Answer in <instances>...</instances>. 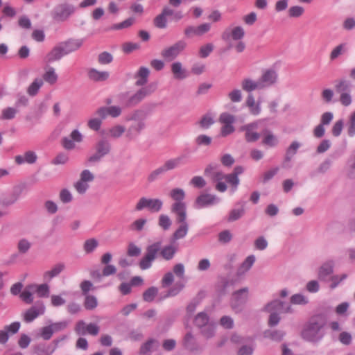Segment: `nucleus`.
<instances>
[{
	"instance_id": "nucleus-5",
	"label": "nucleus",
	"mask_w": 355,
	"mask_h": 355,
	"mask_svg": "<svg viewBox=\"0 0 355 355\" xmlns=\"http://www.w3.org/2000/svg\"><path fill=\"white\" fill-rule=\"evenodd\" d=\"M217 164H210L205 169V175L209 177L213 182H216L215 189L219 192H225L227 190L226 184L223 182L225 180L227 174H225L219 168Z\"/></svg>"
},
{
	"instance_id": "nucleus-57",
	"label": "nucleus",
	"mask_w": 355,
	"mask_h": 355,
	"mask_svg": "<svg viewBox=\"0 0 355 355\" xmlns=\"http://www.w3.org/2000/svg\"><path fill=\"white\" fill-rule=\"evenodd\" d=\"M98 242L95 239H89L85 241L83 249L86 253H91L98 247Z\"/></svg>"
},
{
	"instance_id": "nucleus-44",
	"label": "nucleus",
	"mask_w": 355,
	"mask_h": 355,
	"mask_svg": "<svg viewBox=\"0 0 355 355\" xmlns=\"http://www.w3.org/2000/svg\"><path fill=\"white\" fill-rule=\"evenodd\" d=\"M177 250L178 249L175 246L173 245H168L164 246L163 248H161L159 251L163 259L168 261L174 257Z\"/></svg>"
},
{
	"instance_id": "nucleus-64",
	"label": "nucleus",
	"mask_w": 355,
	"mask_h": 355,
	"mask_svg": "<svg viewBox=\"0 0 355 355\" xmlns=\"http://www.w3.org/2000/svg\"><path fill=\"white\" fill-rule=\"evenodd\" d=\"M113 57L111 53L104 51L98 55V61L101 64H107L112 62Z\"/></svg>"
},
{
	"instance_id": "nucleus-22",
	"label": "nucleus",
	"mask_w": 355,
	"mask_h": 355,
	"mask_svg": "<svg viewBox=\"0 0 355 355\" xmlns=\"http://www.w3.org/2000/svg\"><path fill=\"white\" fill-rule=\"evenodd\" d=\"M146 128L145 121H139L137 122H133L128 128L126 131V137L129 139H134L137 138Z\"/></svg>"
},
{
	"instance_id": "nucleus-36",
	"label": "nucleus",
	"mask_w": 355,
	"mask_h": 355,
	"mask_svg": "<svg viewBox=\"0 0 355 355\" xmlns=\"http://www.w3.org/2000/svg\"><path fill=\"white\" fill-rule=\"evenodd\" d=\"M109 76V72L98 71L94 68L90 69L88 71L89 78L96 82L105 81Z\"/></svg>"
},
{
	"instance_id": "nucleus-51",
	"label": "nucleus",
	"mask_w": 355,
	"mask_h": 355,
	"mask_svg": "<svg viewBox=\"0 0 355 355\" xmlns=\"http://www.w3.org/2000/svg\"><path fill=\"white\" fill-rule=\"evenodd\" d=\"M67 295L66 292H62L59 295H51V304L53 307H59L63 306L66 303V300L64 299V296Z\"/></svg>"
},
{
	"instance_id": "nucleus-12",
	"label": "nucleus",
	"mask_w": 355,
	"mask_h": 355,
	"mask_svg": "<svg viewBox=\"0 0 355 355\" xmlns=\"http://www.w3.org/2000/svg\"><path fill=\"white\" fill-rule=\"evenodd\" d=\"M175 215L176 223L180 224V226L173 234V240L176 241L182 239L187 236L189 231V224L187 221V213H184V215H182V214H177Z\"/></svg>"
},
{
	"instance_id": "nucleus-49",
	"label": "nucleus",
	"mask_w": 355,
	"mask_h": 355,
	"mask_svg": "<svg viewBox=\"0 0 355 355\" xmlns=\"http://www.w3.org/2000/svg\"><path fill=\"white\" fill-rule=\"evenodd\" d=\"M44 81L42 78H35L27 89V93L32 96H35L39 89L43 85Z\"/></svg>"
},
{
	"instance_id": "nucleus-28",
	"label": "nucleus",
	"mask_w": 355,
	"mask_h": 355,
	"mask_svg": "<svg viewBox=\"0 0 355 355\" xmlns=\"http://www.w3.org/2000/svg\"><path fill=\"white\" fill-rule=\"evenodd\" d=\"M65 268L63 263L55 264L51 270H46L43 274V279L46 282H50L53 278L58 276Z\"/></svg>"
},
{
	"instance_id": "nucleus-54",
	"label": "nucleus",
	"mask_w": 355,
	"mask_h": 355,
	"mask_svg": "<svg viewBox=\"0 0 355 355\" xmlns=\"http://www.w3.org/2000/svg\"><path fill=\"white\" fill-rule=\"evenodd\" d=\"M304 13V8L300 6H291L288 15L291 18H299Z\"/></svg>"
},
{
	"instance_id": "nucleus-60",
	"label": "nucleus",
	"mask_w": 355,
	"mask_h": 355,
	"mask_svg": "<svg viewBox=\"0 0 355 355\" xmlns=\"http://www.w3.org/2000/svg\"><path fill=\"white\" fill-rule=\"evenodd\" d=\"M98 302L95 296L87 295L85 296L84 305L86 309H94L97 306Z\"/></svg>"
},
{
	"instance_id": "nucleus-31",
	"label": "nucleus",
	"mask_w": 355,
	"mask_h": 355,
	"mask_svg": "<svg viewBox=\"0 0 355 355\" xmlns=\"http://www.w3.org/2000/svg\"><path fill=\"white\" fill-rule=\"evenodd\" d=\"M37 159V156L34 151L28 150L26 151L24 155H17L15 158V162L17 164H23L24 163L27 164H34Z\"/></svg>"
},
{
	"instance_id": "nucleus-48",
	"label": "nucleus",
	"mask_w": 355,
	"mask_h": 355,
	"mask_svg": "<svg viewBox=\"0 0 355 355\" xmlns=\"http://www.w3.org/2000/svg\"><path fill=\"white\" fill-rule=\"evenodd\" d=\"M156 296H157L159 300L158 288L155 286L150 287L143 293L144 300L148 302L153 301Z\"/></svg>"
},
{
	"instance_id": "nucleus-3",
	"label": "nucleus",
	"mask_w": 355,
	"mask_h": 355,
	"mask_svg": "<svg viewBox=\"0 0 355 355\" xmlns=\"http://www.w3.org/2000/svg\"><path fill=\"white\" fill-rule=\"evenodd\" d=\"M157 87V83H151L145 87H141L131 95H130L128 92H121L118 95V98L125 107H135L140 103L146 97L154 93Z\"/></svg>"
},
{
	"instance_id": "nucleus-45",
	"label": "nucleus",
	"mask_w": 355,
	"mask_h": 355,
	"mask_svg": "<svg viewBox=\"0 0 355 355\" xmlns=\"http://www.w3.org/2000/svg\"><path fill=\"white\" fill-rule=\"evenodd\" d=\"M285 333L281 330H270L268 329L263 332L264 338H270L274 341H281Z\"/></svg>"
},
{
	"instance_id": "nucleus-26",
	"label": "nucleus",
	"mask_w": 355,
	"mask_h": 355,
	"mask_svg": "<svg viewBox=\"0 0 355 355\" xmlns=\"http://www.w3.org/2000/svg\"><path fill=\"white\" fill-rule=\"evenodd\" d=\"M334 262L332 260L327 261L322 263L318 269V278L325 281L334 272Z\"/></svg>"
},
{
	"instance_id": "nucleus-37",
	"label": "nucleus",
	"mask_w": 355,
	"mask_h": 355,
	"mask_svg": "<svg viewBox=\"0 0 355 355\" xmlns=\"http://www.w3.org/2000/svg\"><path fill=\"white\" fill-rule=\"evenodd\" d=\"M171 71L176 79H184L188 76L186 69L182 68L180 62H175L171 64Z\"/></svg>"
},
{
	"instance_id": "nucleus-55",
	"label": "nucleus",
	"mask_w": 355,
	"mask_h": 355,
	"mask_svg": "<svg viewBox=\"0 0 355 355\" xmlns=\"http://www.w3.org/2000/svg\"><path fill=\"white\" fill-rule=\"evenodd\" d=\"M125 128L121 125H116L109 130V136L112 138H119L125 132Z\"/></svg>"
},
{
	"instance_id": "nucleus-1",
	"label": "nucleus",
	"mask_w": 355,
	"mask_h": 355,
	"mask_svg": "<svg viewBox=\"0 0 355 355\" xmlns=\"http://www.w3.org/2000/svg\"><path fill=\"white\" fill-rule=\"evenodd\" d=\"M327 324V318L324 313L314 315L304 324L301 333L302 338L311 343L319 342L324 336Z\"/></svg>"
},
{
	"instance_id": "nucleus-18",
	"label": "nucleus",
	"mask_w": 355,
	"mask_h": 355,
	"mask_svg": "<svg viewBox=\"0 0 355 355\" xmlns=\"http://www.w3.org/2000/svg\"><path fill=\"white\" fill-rule=\"evenodd\" d=\"M159 347V342L155 338H149L140 346L139 355H151Z\"/></svg>"
},
{
	"instance_id": "nucleus-56",
	"label": "nucleus",
	"mask_w": 355,
	"mask_h": 355,
	"mask_svg": "<svg viewBox=\"0 0 355 355\" xmlns=\"http://www.w3.org/2000/svg\"><path fill=\"white\" fill-rule=\"evenodd\" d=\"M225 181L232 185L231 191L232 193H234L237 190L238 185L239 184L240 180L239 177H236L232 173L227 174Z\"/></svg>"
},
{
	"instance_id": "nucleus-50",
	"label": "nucleus",
	"mask_w": 355,
	"mask_h": 355,
	"mask_svg": "<svg viewBox=\"0 0 355 355\" xmlns=\"http://www.w3.org/2000/svg\"><path fill=\"white\" fill-rule=\"evenodd\" d=\"M309 303V299L306 296L301 293H296L290 297V305H305Z\"/></svg>"
},
{
	"instance_id": "nucleus-4",
	"label": "nucleus",
	"mask_w": 355,
	"mask_h": 355,
	"mask_svg": "<svg viewBox=\"0 0 355 355\" xmlns=\"http://www.w3.org/2000/svg\"><path fill=\"white\" fill-rule=\"evenodd\" d=\"M76 7L68 2H62L56 4L50 11L52 20L56 23L67 21L74 15Z\"/></svg>"
},
{
	"instance_id": "nucleus-62",
	"label": "nucleus",
	"mask_w": 355,
	"mask_h": 355,
	"mask_svg": "<svg viewBox=\"0 0 355 355\" xmlns=\"http://www.w3.org/2000/svg\"><path fill=\"white\" fill-rule=\"evenodd\" d=\"M214 50V45L211 43L202 46L199 49V55L202 58H207Z\"/></svg>"
},
{
	"instance_id": "nucleus-47",
	"label": "nucleus",
	"mask_w": 355,
	"mask_h": 355,
	"mask_svg": "<svg viewBox=\"0 0 355 355\" xmlns=\"http://www.w3.org/2000/svg\"><path fill=\"white\" fill-rule=\"evenodd\" d=\"M58 78L55 69L51 67H48L43 75L44 80L50 85H54L57 82Z\"/></svg>"
},
{
	"instance_id": "nucleus-16",
	"label": "nucleus",
	"mask_w": 355,
	"mask_h": 355,
	"mask_svg": "<svg viewBox=\"0 0 355 355\" xmlns=\"http://www.w3.org/2000/svg\"><path fill=\"white\" fill-rule=\"evenodd\" d=\"M211 25L209 23H203L197 26H188L185 28L184 33L187 37L194 36L200 37L211 30Z\"/></svg>"
},
{
	"instance_id": "nucleus-20",
	"label": "nucleus",
	"mask_w": 355,
	"mask_h": 355,
	"mask_svg": "<svg viewBox=\"0 0 355 355\" xmlns=\"http://www.w3.org/2000/svg\"><path fill=\"white\" fill-rule=\"evenodd\" d=\"M173 14V10L165 7L163 8L162 12L156 16L153 20L155 27L158 28H166L167 27V17Z\"/></svg>"
},
{
	"instance_id": "nucleus-40",
	"label": "nucleus",
	"mask_w": 355,
	"mask_h": 355,
	"mask_svg": "<svg viewBox=\"0 0 355 355\" xmlns=\"http://www.w3.org/2000/svg\"><path fill=\"white\" fill-rule=\"evenodd\" d=\"M300 146L301 144L300 142L297 141H293L286 150L284 162H291L294 155L297 153Z\"/></svg>"
},
{
	"instance_id": "nucleus-46",
	"label": "nucleus",
	"mask_w": 355,
	"mask_h": 355,
	"mask_svg": "<svg viewBox=\"0 0 355 355\" xmlns=\"http://www.w3.org/2000/svg\"><path fill=\"white\" fill-rule=\"evenodd\" d=\"M55 350V347H51L45 344H38L34 347V353L36 355H51Z\"/></svg>"
},
{
	"instance_id": "nucleus-23",
	"label": "nucleus",
	"mask_w": 355,
	"mask_h": 355,
	"mask_svg": "<svg viewBox=\"0 0 355 355\" xmlns=\"http://www.w3.org/2000/svg\"><path fill=\"white\" fill-rule=\"evenodd\" d=\"M348 51L349 44L346 42L340 43L332 49L329 53V60L331 62H334L347 54Z\"/></svg>"
},
{
	"instance_id": "nucleus-33",
	"label": "nucleus",
	"mask_w": 355,
	"mask_h": 355,
	"mask_svg": "<svg viewBox=\"0 0 355 355\" xmlns=\"http://www.w3.org/2000/svg\"><path fill=\"white\" fill-rule=\"evenodd\" d=\"M200 330V335L207 340L211 339L216 336V323L214 320L202 327Z\"/></svg>"
},
{
	"instance_id": "nucleus-53",
	"label": "nucleus",
	"mask_w": 355,
	"mask_h": 355,
	"mask_svg": "<svg viewBox=\"0 0 355 355\" xmlns=\"http://www.w3.org/2000/svg\"><path fill=\"white\" fill-rule=\"evenodd\" d=\"M172 225V221L168 216L161 214L158 218V225L164 231L169 230Z\"/></svg>"
},
{
	"instance_id": "nucleus-13",
	"label": "nucleus",
	"mask_w": 355,
	"mask_h": 355,
	"mask_svg": "<svg viewBox=\"0 0 355 355\" xmlns=\"http://www.w3.org/2000/svg\"><path fill=\"white\" fill-rule=\"evenodd\" d=\"M219 121L223 124L220 130L222 137H227L234 132L235 128L232 125L235 121L234 116L223 112L220 115Z\"/></svg>"
},
{
	"instance_id": "nucleus-58",
	"label": "nucleus",
	"mask_w": 355,
	"mask_h": 355,
	"mask_svg": "<svg viewBox=\"0 0 355 355\" xmlns=\"http://www.w3.org/2000/svg\"><path fill=\"white\" fill-rule=\"evenodd\" d=\"M166 171H165L163 166H159L155 170L153 171L148 176V181L153 182L157 180L162 175L164 174Z\"/></svg>"
},
{
	"instance_id": "nucleus-29",
	"label": "nucleus",
	"mask_w": 355,
	"mask_h": 355,
	"mask_svg": "<svg viewBox=\"0 0 355 355\" xmlns=\"http://www.w3.org/2000/svg\"><path fill=\"white\" fill-rule=\"evenodd\" d=\"M246 106L249 108V112L254 116H258L261 111V102H256L254 96L252 94H248L246 101Z\"/></svg>"
},
{
	"instance_id": "nucleus-14",
	"label": "nucleus",
	"mask_w": 355,
	"mask_h": 355,
	"mask_svg": "<svg viewBox=\"0 0 355 355\" xmlns=\"http://www.w3.org/2000/svg\"><path fill=\"white\" fill-rule=\"evenodd\" d=\"M261 89L268 88L274 85L278 80L277 72L273 69H268L263 71L258 79Z\"/></svg>"
},
{
	"instance_id": "nucleus-32",
	"label": "nucleus",
	"mask_w": 355,
	"mask_h": 355,
	"mask_svg": "<svg viewBox=\"0 0 355 355\" xmlns=\"http://www.w3.org/2000/svg\"><path fill=\"white\" fill-rule=\"evenodd\" d=\"M185 159L186 155H181L177 157L168 159L162 166L166 171L173 170L179 167L180 165L185 164Z\"/></svg>"
},
{
	"instance_id": "nucleus-34",
	"label": "nucleus",
	"mask_w": 355,
	"mask_h": 355,
	"mask_svg": "<svg viewBox=\"0 0 355 355\" xmlns=\"http://www.w3.org/2000/svg\"><path fill=\"white\" fill-rule=\"evenodd\" d=\"M184 286V284L181 282L175 283L167 291L159 293V300L177 295L183 289Z\"/></svg>"
},
{
	"instance_id": "nucleus-52",
	"label": "nucleus",
	"mask_w": 355,
	"mask_h": 355,
	"mask_svg": "<svg viewBox=\"0 0 355 355\" xmlns=\"http://www.w3.org/2000/svg\"><path fill=\"white\" fill-rule=\"evenodd\" d=\"M241 207L239 209H233L230 211L227 220L230 222L235 221L241 218L245 214L244 204L241 203Z\"/></svg>"
},
{
	"instance_id": "nucleus-41",
	"label": "nucleus",
	"mask_w": 355,
	"mask_h": 355,
	"mask_svg": "<svg viewBox=\"0 0 355 355\" xmlns=\"http://www.w3.org/2000/svg\"><path fill=\"white\" fill-rule=\"evenodd\" d=\"M248 297V288H243L235 291L232 294V300L237 304H241L245 303Z\"/></svg>"
},
{
	"instance_id": "nucleus-8",
	"label": "nucleus",
	"mask_w": 355,
	"mask_h": 355,
	"mask_svg": "<svg viewBox=\"0 0 355 355\" xmlns=\"http://www.w3.org/2000/svg\"><path fill=\"white\" fill-rule=\"evenodd\" d=\"M163 206V202L158 198H141L135 206L136 211L148 209L150 212H159Z\"/></svg>"
},
{
	"instance_id": "nucleus-59",
	"label": "nucleus",
	"mask_w": 355,
	"mask_h": 355,
	"mask_svg": "<svg viewBox=\"0 0 355 355\" xmlns=\"http://www.w3.org/2000/svg\"><path fill=\"white\" fill-rule=\"evenodd\" d=\"M17 112V110L14 107H6L1 112V119L4 120L12 119L15 117Z\"/></svg>"
},
{
	"instance_id": "nucleus-21",
	"label": "nucleus",
	"mask_w": 355,
	"mask_h": 355,
	"mask_svg": "<svg viewBox=\"0 0 355 355\" xmlns=\"http://www.w3.org/2000/svg\"><path fill=\"white\" fill-rule=\"evenodd\" d=\"M20 325L19 322H14L9 325L5 326L3 330H0V343L5 344L9 338L8 334H16L19 331Z\"/></svg>"
},
{
	"instance_id": "nucleus-61",
	"label": "nucleus",
	"mask_w": 355,
	"mask_h": 355,
	"mask_svg": "<svg viewBox=\"0 0 355 355\" xmlns=\"http://www.w3.org/2000/svg\"><path fill=\"white\" fill-rule=\"evenodd\" d=\"M127 121L137 122L139 121H145L144 112L141 110L133 111L127 118Z\"/></svg>"
},
{
	"instance_id": "nucleus-15",
	"label": "nucleus",
	"mask_w": 355,
	"mask_h": 355,
	"mask_svg": "<svg viewBox=\"0 0 355 355\" xmlns=\"http://www.w3.org/2000/svg\"><path fill=\"white\" fill-rule=\"evenodd\" d=\"M259 124V121H254L240 128V131L245 132V139L247 142H255L260 138V134L257 131Z\"/></svg>"
},
{
	"instance_id": "nucleus-24",
	"label": "nucleus",
	"mask_w": 355,
	"mask_h": 355,
	"mask_svg": "<svg viewBox=\"0 0 355 355\" xmlns=\"http://www.w3.org/2000/svg\"><path fill=\"white\" fill-rule=\"evenodd\" d=\"M150 75V70L146 67H141L135 73L134 78L136 79L135 83L137 87H145L147 83Z\"/></svg>"
},
{
	"instance_id": "nucleus-63",
	"label": "nucleus",
	"mask_w": 355,
	"mask_h": 355,
	"mask_svg": "<svg viewBox=\"0 0 355 355\" xmlns=\"http://www.w3.org/2000/svg\"><path fill=\"white\" fill-rule=\"evenodd\" d=\"M59 198L63 203H69L73 200L72 194L67 189H63L60 191Z\"/></svg>"
},
{
	"instance_id": "nucleus-25",
	"label": "nucleus",
	"mask_w": 355,
	"mask_h": 355,
	"mask_svg": "<svg viewBox=\"0 0 355 355\" xmlns=\"http://www.w3.org/2000/svg\"><path fill=\"white\" fill-rule=\"evenodd\" d=\"M183 345L185 349L191 352H196L200 349L195 336L190 331L185 334L183 339Z\"/></svg>"
},
{
	"instance_id": "nucleus-27",
	"label": "nucleus",
	"mask_w": 355,
	"mask_h": 355,
	"mask_svg": "<svg viewBox=\"0 0 355 355\" xmlns=\"http://www.w3.org/2000/svg\"><path fill=\"white\" fill-rule=\"evenodd\" d=\"M256 260L254 255H249L245 258V259L243 261L241 266L239 267L236 271V276L238 277H243L245 274L250 270V269L252 267Z\"/></svg>"
},
{
	"instance_id": "nucleus-9",
	"label": "nucleus",
	"mask_w": 355,
	"mask_h": 355,
	"mask_svg": "<svg viewBox=\"0 0 355 355\" xmlns=\"http://www.w3.org/2000/svg\"><path fill=\"white\" fill-rule=\"evenodd\" d=\"M110 148V144L108 141L105 139H101L95 146L96 153L91 155L88 158L87 161L89 163L100 162L103 157L109 154Z\"/></svg>"
},
{
	"instance_id": "nucleus-35",
	"label": "nucleus",
	"mask_w": 355,
	"mask_h": 355,
	"mask_svg": "<svg viewBox=\"0 0 355 355\" xmlns=\"http://www.w3.org/2000/svg\"><path fill=\"white\" fill-rule=\"evenodd\" d=\"M213 320L208 316L206 312H199L194 318L193 324L200 329Z\"/></svg>"
},
{
	"instance_id": "nucleus-6",
	"label": "nucleus",
	"mask_w": 355,
	"mask_h": 355,
	"mask_svg": "<svg viewBox=\"0 0 355 355\" xmlns=\"http://www.w3.org/2000/svg\"><path fill=\"white\" fill-rule=\"evenodd\" d=\"M169 196L175 201L171 205V211L174 214H182V215L187 213V206L184 202V191L180 188H175L170 191Z\"/></svg>"
},
{
	"instance_id": "nucleus-30",
	"label": "nucleus",
	"mask_w": 355,
	"mask_h": 355,
	"mask_svg": "<svg viewBox=\"0 0 355 355\" xmlns=\"http://www.w3.org/2000/svg\"><path fill=\"white\" fill-rule=\"evenodd\" d=\"M262 144L266 146L274 148L279 144V139L270 130H264L262 132Z\"/></svg>"
},
{
	"instance_id": "nucleus-11",
	"label": "nucleus",
	"mask_w": 355,
	"mask_h": 355,
	"mask_svg": "<svg viewBox=\"0 0 355 355\" xmlns=\"http://www.w3.org/2000/svg\"><path fill=\"white\" fill-rule=\"evenodd\" d=\"M220 202V198L214 194L202 193L196 198L193 204V207L196 209H200L217 205Z\"/></svg>"
},
{
	"instance_id": "nucleus-38",
	"label": "nucleus",
	"mask_w": 355,
	"mask_h": 355,
	"mask_svg": "<svg viewBox=\"0 0 355 355\" xmlns=\"http://www.w3.org/2000/svg\"><path fill=\"white\" fill-rule=\"evenodd\" d=\"M242 89L247 92H252L256 89H262L259 82L257 80H253L251 78H245L241 83Z\"/></svg>"
},
{
	"instance_id": "nucleus-42",
	"label": "nucleus",
	"mask_w": 355,
	"mask_h": 355,
	"mask_svg": "<svg viewBox=\"0 0 355 355\" xmlns=\"http://www.w3.org/2000/svg\"><path fill=\"white\" fill-rule=\"evenodd\" d=\"M34 291L32 284L26 286V288L20 293L19 298L26 304H31L34 301Z\"/></svg>"
},
{
	"instance_id": "nucleus-43",
	"label": "nucleus",
	"mask_w": 355,
	"mask_h": 355,
	"mask_svg": "<svg viewBox=\"0 0 355 355\" xmlns=\"http://www.w3.org/2000/svg\"><path fill=\"white\" fill-rule=\"evenodd\" d=\"M352 87V83L344 78L339 80L335 85L336 91L338 94L351 92Z\"/></svg>"
},
{
	"instance_id": "nucleus-7",
	"label": "nucleus",
	"mask_w": 355,
	"mask_h": 355,
	"mask_svg": "<svg viewBox=\"0 0 355 355\" xmlns=\"http://www.w3.org/2000/svg\"><path fill=\"white\" fill-rule=\"evenodd\" d=\"M161 246L162 241H157L146 248V253L139 264L141 270H146L151 267L153 261L156 259L157 254L161 249Z\"/></svg>"
},
{
	"instance_id": "nucleus-2",
	"label": "nucleus",
	"mask_w": 355,
	"mask_h": 355,
	"mask_svg": "<svg viewBox=\"0 0 355 355\" xmlns=\"http://www.w3.org/2000/svg\"><path fill=\"white\" fill-rule=\"evenodd\" d=\"M83 38H69L55 46L46 55V61L53 62L60 60L63 56L78 51L83 45Z\"/></svg>"
},
{
	"instance_id": "nucleus-10",
	"label": "nucleus",
	"mask_w": 355,
	"mask_h": 355,
	"mask_svg": "<svg viewBox=\"0 0 355 355\" xmlns=\"http://www.w3.org/2000/svg\"><path fill=\"white\" fill-rule=\"evenodd\" d=\"M187 44L184 40H179L171 46L162 50L161 55L167 61L175 59L186 48Z\"/></svg>"
},
{
	"instance_id": "nucleus-17",
	"label": "nucleus",
	"mask_w": 355,
	"mask_h": 355,
	"mask_svg": "<svg viewBox=\"0 0 355 355\" xmlns=\"http://www.w3.org/2000/svg\"><path fill=\"white\" fill-rule=\"evenodd\" d=\"M245 31L241 26H235L232 30L227 28L222 33L221 37L224 41H228L230 38L235 41H241L244 37Z\"/></svg>"
},
{
	"instance_id": "nucleus-39",
	"label": "nucleus",
	"mask_w": 355,
	"mask_h": 355,
	"mask_svg": "<svg viewBox=\"0 0 355 355\" xmlns=\"http://www.w3.org/2000/svg\"><path fill=\"white\" fill-rule=\"evenodd\" d=\"M34 293H36L39 297H49L50 295V288L46 284H32Z\"/></svg>"
},
{
	"instance_id": "nucleus-19",
	"label": "nucleus",
	"mask_w": 355,
	"mask_h": 355,
	"mask_svg": "<svg viewBox=\"0 0 355 355\" xmlns=\"http://www.w3.org/2000/svg\"><path fill=\"white\" fill-rule=\"evenodd\" d=\"M291 309L287 302L275 298L265 305L263 311H291Z\"/></svg>"
}]
</instances>
